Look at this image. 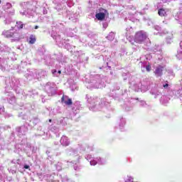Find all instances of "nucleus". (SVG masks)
<instances>
[{
	"label": "nucleus",
	"instance_id": "obj_7",
	"mask_svg": "<svg viewBox=\"0 0 182 182\" xmlns=\"http://www.w3.org/2000/svg\"><path fill=\"white\" fill-rule=\"evenodd\" d=\"M16 24L18 25V29H23V23H22V21H17Z\"/></svg>",
	"mask_w": 182,
	"mask_h": 182
},
{
	"label": "nucleus",
	"instance_id": "obj_1",
	"mask_svg": "<svg viewBox=\"0 0 182 182\" xmlns=\"http://www.w3.org/2000/svg\"><path fill=\"white\" fill-rule=\"evenodd\" d=\"M99 11L100 13L95 14V18H97L98 21L105 20V18H106V14H107V10L103 8H100Z\"/></svg>",
	"mask_w": 182,
	"mask_h": 182
},
{
	"label": "nucleus",
	"instance_id": "obj_2",
	"mask_svg": "<svg viewBox=\"0 0 182 182\" xmlns=\"http://www.w3.org/2000/svg\"><path fill=\"white\" fill-rule=\"evenodd\" d=\"M144 41H146V35L141 33H136L135 37V42L136 43H141Z\"/></svg>",
	"mask_w": 182,
	"mask_h": 182
},
{
	"label": "nucleus",
	"instance_id": "obj_15",
	"mask_svg": "<svg viewBox=\"0 0 182 182\" xmlns=\"http://www.w3.org/2000/svg\"><path fill=\"white\" fill-rule=\"evenodd\" d=\"M58 73H59V75H60V74L62 73V71L58 70Z\"/></svg>",
	"mask_w": 182,
	"mask_h": 182
},
{
	"label": "nucleus",
	"instance_id": "obj_5",
	"mask_svg": "<svg viewBox=\"0 0 182 182\" xmlns=\"http://www.w3.org/2000/svg\"><path fill=\"white\" fill-rule=\"evenodd\" d=\"M158 15L161 17L167 16V12H166V10H164V9H159L158 10Z\"/></svg>",
	"mask_w": 182,
	"mask_h": 182
},
{
	"label": "nucleus",
	"instance_id": "obj_14",
	"mask_svg": "<svg viewBox=\"0 0 182 182\" xmlns=\"http://www.w3.org/2000/svg\"><path fill=\"white\" fill-rule=\"evenodd\" d=\"M38 28H39V26H35L34 29H38Z\"/></svg>",
	"mask_w": 182,
	"mask_h": 182
},
{
	"label": "nucleus",
	"instance_id": "obj_6",
	"mask_svg": "<svg viewBox=\"0 0 182 182\" xmlns=\"http://www.w3.org/2000/svg\"><path fill=\"white\" fill-rule=\"evenodd\" d=\"M35 42H36V37L33 35H31L29 38L28 43H30V45H33Z\"/></svg>",
	"mask_w": 182,
	"mask_h": 182
},
{
	"label": "nucleus",
	"instance_id": "obj_12",
	"mask_svg": "<svg viewBox=\"0 0 182 182\" xmlns=\"http://www.w3.org/2000/svg\"><path fill=\"white\" fill-rule=\"evenodd\" d=\"M164 87H168V84L164 85Z\"/></svg>",
	"mask_w": 182,
	"mask_h": 182
},
{
	"label": "nucleus",
	"instance_id": "obj_3",
	"mask_svg": "<svg viewBox=\"0 0 182 182\" xmlns=\"http://www.w3.org/2000/svg\"><path fill=\"white\" fill-rule=\"evenodd\" d=\"M61 102L65 103L67 106H70L73 105V102H72V99L68 98V96L63 95L61 98Z\"/></svg>",
	"mask_w": 182,
	"mask_h": 182
},
{
	"label": "nucleus",
	"instance_id": "obj_9",
	"mask_svg": "<svg viewBox=\"0 0 182 182\" xmlns=\"http://www.w3.org/2000/svg\"><path fill=\"white\" fill-rule=\"evenodd\" d=\"M12 36H14V33H10L6 35V38H12Z\"/></svg>",
	"mask_w": 182,
	"mask_h": 182
},
{
	"label": "nucleus",
	"instance_id": "obj_16",
	"mask_svg": "<svg viewBox=\"0 0 182 182\" xmlns=\"http://www.w3.org/2000/svg\"><path fill=\"white\" fill-rule=\"evenodd\" d=\"M48 122H49L50 123H52V119H49Z\"/></svg>",
	"mask_w": 182,
	"mask_h": 182
},
{
	"label": "nucleus",
	"instance_id": "obj_10",
	"mask_svg": "<svg viewBox=\"0 0 182 182\" xmlns=\"http://www.w3.org/2000/svg\"><path fill=\"white\" fill-rule=\"evenodd\" d=\"M146 69L147 72H150L151 70V67H150V65H146Z\"/></svg>",
	"mask_w": 182,
	"mask_h": 182
},
{
	"label": "nucleus",
	"instance_id": "obj_17",
	"mask_svg": "<svg viewBox=\"0 0 182 182\" xmlns=\"http://www.w3.org/2000/svg\"><path fill=\"white\" fill-rule=\"evenodd\" d=\"M0 4H1V0H0Z\"/></svg>",
	"mask_w": 182,
	"mask_h": 182
},
{
	"label": "nucleus",
	"instance_id": "obj_8",
	"mask_svg": "<svg viewBox=\"0 0 182 182\" xmlns=\"http://www.w3.org/2000/svg\"><path fill=\"white\" fill-rule=\"evenodd\" d=\"M65 140H68V139L66 137L62 138L60 140L61 143H63L64 146H69V142L63 143Z\"/></svg>",
	"mask_w": 182,
	"mask_h": 182
},
{
	"label": "nucleus",
	"instance_id": "obj_4",
	"mask_svg": "<svg viewBox=\"0 0 182 182\" xmlns=\"http://www.w3.org/2000/svg\"><path fill=\"white\" fill-rule=\"evenodd\" d=\"M163 69H164V67L161 65H159L156 67L154 73L156 76H163Z\"/></svg>",
	"mask_w": 182,
	"mask_h": 182
},
{
	"label": "nucleus",
	"instance_id": "obj_13",
	"mask_svg": "<svg viewBox=\"0 0 182 182\" xmlns=\"http://www.w3.org/2000/svg\"><path fill=\"white\" fill-rule=\"evenodd\" d=\"M56 72H57L56 70H52V73H53V74L56 73Z\"/></svg>",
	"mask_w": 182,
	"mask_h": 182
},
{
	"label": "nucleus",
	"instance_id": "obj_11",
	"mask_svg": "<svg viewBox=\"0 0 182 182\" xmlns=\"http://www.w3.org/2000/svg\"><path fill=\"white\" fill-rule=\"evenodd\" d=\"M24 168H26V170H28V168H29V166H28V165H25V166H24Z\"/></svg>",
	"mask_w": 182,
	"mask_h": 182
}]
</instances>
